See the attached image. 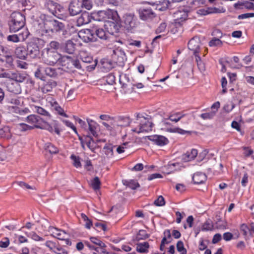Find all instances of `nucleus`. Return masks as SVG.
Segmentation results:
<instances>
[{
    "mask_svg": "<svg viewBox=\"0 0 254 254\" xmlns=\"http://www.w3.org/2000/svg\"><path fill=\"white\" fill-rule=\"evenodd\" d=\"M39 25L41 31L49 35H61L65 36L67 34L64 23L48 15H43L42 22Z\"/></svg>",
    "mask_w": 254,
    "mask_h": 254,
    "instance_id": "nucleus-1",
    "label": "nucleus"
},
{
    "mask_svg": "<svg viewBox=\"0 0 254 254\" xmlns=\"http://www.w3.org/2000/svg\"><path fill=\"white\" fill-rule=\"evenodd\" d=\"M25 24V16L19 12H13L10 15L8 22L9 29L10 32H16L23 29Z\"/></svg>",
    "mask_w": 254,
    "mask_h": 254,
    "instance_id": "nucleus-2",
    "label": "nucleus"
},
{
    "mask_svg": "<svg viewBox=\"0 0 254 254\" xmlns=\"http://www.w3.org/2000/svg\"><path fill=\"white\" fill-rule=\"evenodd\" d=\"M92 17L97 21H106L107 19H112L117 21L118 20V15L116 11L107 9L106 10H100L92 14Z\"/></svg>",
    "mask_w": 254,
    "mask_h": 254,
    "instance_id": "nucleus-3",
    "label": "nucleus"
},
{
    "mask_svg": "<svg viewBox=\"0 0 254 254\" xmlns=\"http://www.w3.org/2000/svg\"><path fill=\"white\" fill-rule=\"evenodd\" d=\"M44 56L45 62L49 65H54L61 59V55L56 50L47 49Z\"/></svg>",
    "mask_w": 254,
    "mask_h": 254,
    "instance_id": "nucleus-4",
    "label": "nucleus"
},
{
    "mask_svg": "<svg viewBox=\"0 0 254 254\" xmlns=\"http://www.w3.org/2000/svg\"><path fill=\"white\" fill-rule=\"evenodd\" d=\"M153 124L151 122L146 120V118L139 121V123L137 124V126L131 129L133 132L139 133L144 132H148L152 130Z\"/></svg>",
    "mask_w": 254,
    "mask_h": 254,
    "instance_id": "nucleus-5",
    "label": "nucleus"
},
{
    "mask_svg": "<svg viewBox=\"0 0 254 254\" xmlns=\"http://www.w3.org/2000/svg\"><path fill=\"white\" fill-rule=\"evenodd\" d=\"M79 37L84 42L88 43L95 42L97 40L94 30L89 29H84L80 30L78 33Z\"/></svg>",
    "mask_w": 254,
    "mask_h": 254,
    "instance_id": "nucleus-6",
    "label": "nucleus"
},
{
    "mask_svg": "<svg viewBox=\"0 0 254 254\" xmlns=\"http://www.w3.org/2000/svg\"><path fill=\"white\" fill-rule=\"evenodd\" d=\"M45 7L53 15H56L59 13L64 11L63 6L59 3L51 0H46L45 2Z\"/></svg>",
    "mask_w": 254,
    "mask_h": 254,
    "instance_id": "nucleus-7",
    "label": "nucleus"
},
{
    "mask_svg": "<svg viewBox=\"0 0 254 254\" xmlns=\"http://www.w3.org/2000/svg\"><path fill=\"white\" fill-rule=\"evenodd\" d=\"M26 49L28 57L34 59L40 54V48L36 41L29 43Z\"/></svg>",
    "mask_w": 254,
    "mask_h": 254,
    "instance_id": "nucleus-8",
    "label": "nucleus"
},
{
    "mask_svg": "<svg viewBox=\"0 0 254 254\" xmlns=\"http://www.w3.org/2000/svg\"><path fill=\"white\" fill-rule=\"evenodd\" d=\"M124 23L127 30L130 31L136 26V18L132 13H127L124 16Z\"/></svg>",
    "mask_w": 254,
    "mask_h": 254,
    "instance_id": "nucleus-9",
    "label": "nucleus"
},
{
    "mask_svg": "<svg viewBox=\"0 0 254 254\" xmlns=\"http://www.w3.org/2000/svg\"><path fill=\"white\" fill-rule=\"evenodd\" d=\"M112 58L118 64L122 65L126 59V56L124 51L118 47L113 50Z\"/></svg>",
    "mask_w": 254,
    "mask_h": 254,
    "instance_id": "nucleus-10",
    "label": "nucleus"
},
{
    "mask_svg": "<svg viewBox=\"0 0 254 254\" xmlns=\"http://www.w3.org/2000/svg\"><path fill=\"white\" fill-rule=\"evenodd\" d=\"M138 13L140 18L144 21L151 20L155 16V13L150 7L140 8Z\"/></svg>",
    "mask_w": 254,
    "mask_h": 254,
    "instance_id": "nucleus-11",
    "label": "nucleus"
},
{
    "mask_svg": "<svg viewBox=\"0 0 254 254\" xmlns=\"http://www.w3.org/2000/svg\"><path fill=\"white\" fill-rule=\"evenodd\" d=\"M200 45V41L197 37H193L188 43V48L193 52L194 56L198 55Z\"/></svg>",
    "mask_w": 254,
    "mask_h": 254,
    "instance_id": "nucleus-12",
    "label": "nucleus"
},
{
    "mask_svg": "<svg viewBox=\"0 0 254 254\" xmlns=\"http://www.w3.org/2000/svg\"><path fill=\"white\" fill-rule=\"evenodd\" d=\"M81 3L80 0H73L69 4L68 10L71 16H75L81 12Z\"/></svg>",
    "mask_w": 254,
    "mask_h": 254,
    "instance_id": "nucleus-13",
    "label": "nucleus"
},
{
    "mask_svg": "<svg viewBox=\"0 0 254 254\" xmlns=\"http://www.w3.org/2000/svg\"><path fill=\"white\" fill-rule=\"evenodd\" d=\"M27 32L26 30H24L20 32L18 34H13L8 36L7 40L8 41L16 43L24 41L27 38Z\"/></svg>",
    "mask_w": 254,
    "mask_h": 254,
    "instance_id": "nucleus-14",
    "label": "nucleus"
},
{
    "mask_svg": "<svg viewBox=\"0 0 254 254\" xmlns=\"http://www.w3.org/2000/svg\"><path fill=\"white\" fill-rule=\"evenodd\" d=\"M148 139L153 142L156 145L163 146L168 144V139L164 136L159 135H154L149 136Z\"/></svg>",
    "mask_w": 254,
    "mask_h": 254,
    "instance_id": "nucleus-15",
    "label": "nucleus"
},
{
    "mask_svg": "<svg viewBox=\"0 0 254 254\" xmlns=\"http://www.w3.org/2000/svg\"><path fill=\"white\" fill-rule=\"evenodd\" d=\"M188 10L184 7H181L180 9L176 11L174 14V17L176 18V20H178V22H183L186 20L188 16Z\"/></svg>",
    "mask_w": 254,
    "mask_h": 254,
    "instance_id": "nucleus-16",
    "label": "nucleus"
},
{
    "mask_svg": "<svg viewBox=\"0 0 254 254\" xmlns=\"http://www.w3.org/2000/svg\"><path fill=\"white\" fill-rule=\"evenodd\" d=\"M92 18V15H90L88 12L85 11L83 12L80 16L77 19V25L79 26L88 24L91 21Z\"/></svg>",
    "mask_w": 254,
    "mask_h": 254,
    "instance_id": "nucleus-17",
    "label": "nucleus"
},
{
    "mask_svg": "<svg viewBox=\"0 0 254 254\" xmlns=\"http://www.w3.org/2000/svg\"><path fill=\"white\" fill-rule=\"evenodd\" d=\"M198 154L197 150L192 149L190 151H188L182 156V160L184 162H187L194 160Z\"/></svg>",
    "mask_w": 254,
    "mask_h": 254,
    "instance_id": "nucleus-18",
    "label": "nucleus"
},
{
    "mask_svg": "<svg viewBox=\"0 0 254 254\" xmlns=\"http://www.w3.org/2000/svg\"><path fill=\"white\" fill-rule=\"evenodd\" d=\"M57 83L56 81L53 79L48 80L42 87V91L44 93H47L51 92L54 88L57 86Z\"/></svg>",
    "mask_w": 254,
    "mask_h": 254,
    "instance_id": "nucleus-19",
    "label": "nucleus"
},
{
    "mask_svg": "<svg viewBox=\"0 0 254 254\" xmlns=\"http://www.w3.org/2000/svg\"><path fill=\"white\" fill-rule=\"evenodd\" d=\"M235 8H246L249 9H254V3L246 0L239 1L234 4Z\"/></svg>",
    "mask_w": 254,
    "mask_h": 254,
    "instance_id": "nucleus-20",
    "label": "nucleus"
},
{
    "mask_svg": "<svg viewBox=\"0 0 254 254\" xmlns=\"http://www.w3.org/2000/svg\"><path fill=\"white\" fill-rule=\"evenodd\" d=\"M35 127L36 128H39L41 129H45L48 130L50 132H53L54 131L57 134H60L61 131L59 128L58 125L57 123L54 124L53 127L49 124H45L42 126L35 125Z\"/></svg>",
    "mask_w": 254,
    "mask_h": 254,
    "instance_id": "nucleus-21",
    "label": "nucleus"
},
{
    "mask_svg": "<svg viewBox=\"0 0 254 254\" xmlns=\"http://www.w3.org/2000/svg\"><path fill=\"white\" fill-rule=\"evenodd\" d=\"M45 73L50 77L57 78L59 74L61 73V69L60 68H54L51 67H45Z\"/></svg>",
    "mask_w": 254,
    "mask_h": 254,
    "instance_id": "nucleus-22",
    "label": "nucleus"
},
{
    "mask_svg": "<svg viewBox=\"0 0 254 254\" xmlns=\"http://www.w3.org/2000/svg\"><path fill=\"white\" fill-rule=\"evenodd\" d=\"M15 54L17 58L22 60H25L28 57L27 49L23 46L17 47L15 50Z\"/></svg>",
    "mask_w": 254,
    "mask_h": 254,
    "instance_id": "nucleus-23",
    "label": "nucleus"
},
{
    "mask_svg": "<svg viewBox=\"0 0 254 254\" xmlns=\"http://www.w3.org/2000/svg\"><path fill=\"white\" fill-rule=\"evenodd\" d=\"M192 180L194 184H202L206 180V176L204 173L197 172L193 175Z\"/></svg>",
    "mask_w": 254,
    "mask_h": 254,
    "instance_id": "nucleus-24",
    "label": "nucleus"
},
{
    "mask_svg": "<svg viewBox=\"0 0 254 254\" xmlns=\"http://www.w3.org/2000/svg\"><path fill=\"white\" fill-rule=\"evenodd\" d=\"M87 122L88 125V128L91 134L95 137L98 136V133L96 131V129L98 126L97 123L92 120L87 119Z\"/></svg>",
    "mask_w": 254,
    "mask_h": 254,
    "instance_id": "nucleus-25",
    "label": "nucleus"
},
{
    "mask_svg": "<svg viewBox=\"0 0 254 254\" xmlns=\"http://www.w3.org/2000/svg\"><path fill=\"white\" fill-rule=\"evenodd\" d=\"M76 45L72 40H67L64 46L65 51L69 54H73L76 49Z\"/></svg>",
    "mask_w": 254,
    "mask_h": 254,
    "instance_id": "nucleus-26",
    "label": "nucleus"
},
{
    "mask_svg": "<svg viewBox=\"0 0 254 254\" xmlns=\"http://www.w3.org/2000/svg\"><path fill=\"white\" fill-rule=\"evenodd\" d=\"M43 72H45V67L41 65H38L34 72L35 77L42 81H45L46 77Z\"/></svg>",
    "mask_w": 254,
    "mask_h": 254,
    "instance_id": "nucleus-27",
    "label": "nucleus"
},
{
    "mask_svg": "<svg viewBox=\"0 0 254 254\" xmlns=\"http://www.w3.org/2000/svg\"><path fill=\"white\" fill-rule=\"evenodd\" d=\"M50 230L54 234V236L57 237L59 240H64V237L66 233L64 231H61L60 230L55 227H50Z\"/></svg>",
    "mask_w": 254,
    "mask_h": 254,
    "instance_id": "nucleus-28",
    "label": "nucleus"
},
{
    "mask_svg": "<svg viewBox=\"0 0 254 254\" xmlns=\"http://www.w3.org/2000/svg\"><path fill=\"white\" fill-rule=\"evenodd\" d=\"M79 57L83 63H90L93 61L92 57L85 51H81L79 53Z\"/></svg>",
    "mask_w": 254,
    "mask_h": 254,
    "instance_id": "nucleus-29",
    "label": "nucleus"
},
{
    "mask_svg": "<svg viewBox=\"0 0 254 254\" xmlns=\"http://www.w3.org/2000/svg\"><path fill=\"white\" fill-rule=\"evenodd\" d=\"M115 146L111 144H106L103 148V152L107 158H110L113 156V148Z\"/></svg>",
    "mask_w": 254,
    "mask_h": 254,
    "instance_id": "nucleus-30",
    "label": "nucleus"
},
{
    "mask_svg": "<svg viewBox=\"0 0 254 254\" xmlns=\"http://www.w3.org/2000/svg\"><path fill=\"white\" fill-rule=\"evenodd\" d=\"M107 29H109L110 27V31L109 32L113 34L115 32H117L119 30V26L114 22L108 21L105 25Z\"/></svg>",
    "mask_w": 254,
    "mask_h": 254,
    "instance_id": "nucleus-31",
    "label": "nucleus"
},
{
    "mask_svg": "<svg viewBox=\"0 0 254 254\" xmlns=\"http://www.w3.org/2000/svg\"><path fill=\"white\" fill-rule=\"evenodd\" d=\"M31 107L33 110L35 111L38 114L49 118L50 117L49 112L44 108L35 105H32Z\"/></svg>",
    "mask_w": 254,
    "mask_h": 254,
    "instance_id": "nucleus-32",
    "label": "nucleus"
},
{
    "mask_svg": "<svg viewBox=\"0 0 254 254\" xmlns=\"http://www.w3.org/2000/svg\"><path fill=\"white\" fill-rule=\"evenodd\" d=\"M149 247V245L147 242L138 243L136 245V251L141 253H147Z\"/></svg>",
    "mask_w": 254,
    "mask_h": 254,
    "instance_id": "nucleus-33",
    "label": "nucleus"
},
{
    "mask_svg": "<svg viewBox=\"0 0 254 254\" xmlns=\"http://www.w3.org/2000/svg\"><path fill=\"white\" fill-rule=\"evenodd\" d=\"M118 126L121 127H127L131 123V120L128 117H119L118 118Z\"/></svg>",
    "mask_w": 254,
    "mask_h": 254,
    "instance_id": "nucleus-34",
    "label": "nucleus"
},
{
    "mask_svg": "<svg viewBox=\"0 0 254 254\" xmlns=\"http://www.w3.org/2000/svg\"><path fill=\"white\" fill-rule=\"evenodd\" d=\"M195 58V62L197 64L199 70L202 73L204 72L206 70L205 63L201 60V58L199 55H196Z\"/></svg>",
    "mask_w": 254,
    "mask_h": 254,
    "instance_id": "nucleus-35",
    "label": "nucleus"
},
{
    "mask_svg": "<svg viewBox=\"0 0 254 254\" xmlns=\"http://www.w3.org/2000/svg\"><path fill=\"white\" fill-rule=\"evenodd\" d=\"M51 105L52 109L57 111L59 115L66 118L68 117V116L64 113L63 109L59 106L57 102H54Z\"/></svg>",
    "mask_w": 254,
    "mask_h": 254,
    "instance_id": "nucleus-36",
    "label": "nucleus"
},
{
    "mask_svg": "<svg viewBox=\"0 0 254 254\" xmlns=\"http://www.w3.org/2000/svg\"><path fill=\"white\" fill-rule=\"evenodd\" d=\"M102 81L105 84L113 85L115 83V76L113 73H109L107 76L103 77Z\"/></svg>",
    "mask_w": 254,
    "mask_h": 254,
    "instance_id": "nucleus-37",
    "label": "nucleus"
},
{
    "mask_svg": "<svg viewBox=\"0 0 254 254\" xmlns=\"http://www.w3.org/2000/svg\"><path fill=\"white\" fill-rule=\"evenodd\" d=\"M44 148L51 154H56L59 152L58 148L49 142L45 144Z\"/></svg>",
    "mask_w": 254,
    "mask_h": 254,
    "instance_id": "nucleus-38",
    "label": "nucleus"
},
{
    "mask_svg": "<svg viewBox=\"0 0 254 254\" xmlns=\"http://www.w3.org/2000/svg\"><path fill=\"white\" fill-rule=\"evenodd\" d=\"M123 184L126 185L132 190H135L139 187V184L134 180H123Z\"/></svg>",
    "mask_w": 254,
    "mask_h": 254,
    "instance_id": "nucleus-39",
    "label": "nucleus"
},
{
    "mask_svg": "<svg viewBox=\"0 0 254 254\" xmlns=\"http://www.w3.org/2000/svg\"><path fill=\"white\" fill-rule=\"evenodd\" d=\"M85 142L88 147L93 152H94V142L91 136H90L89 135H87L86 136H85Z\"/></svg>",
    "mask_w": 254,
    "mask_h": 254,
    "instance_id": "nucleus-40",
    "label": "nucleus"
},
{
    "mask_svg": "<svg viewBox=\"0 0 254 254\" xmlns=\"http://www.w3.org/2000/svg\"><path fill=\"white\" fill-rule=\"evenodd\" d=\"M85 142L88 147L93 152H94V142L91 136H90L89 135H87L86 136H85Z\"/></svg>",
    "mask_w": 254,
    "mask_h": 254,
    "instance_id": "nucleus-41",
    "label": "nucleus"
},
{
    "mask_svg": "<svg viewBox=\"0 0 254 254\" xmlns=\"http://www.w3.org/2000/svg\"><path fill=\"white\" fill-rule=\"evenodd\" d=\"M96 37H98L101 39H106L107 35L106 32L102 28L96 29L94 30Z\"/></svg>",
    "mask_w": 254,
    "mask_h": 254,
    "instance_id": "nucleus-42",
    "label": "nucleus"
},
{
    "mask_svg": "<svg viewBox=\"0 0 254 254\" xmlns=\"http://www.w3.org/2000/svg\"><path fill=\"white\" fill-rule=\"evenodd\" d=\"M11 78L17 82H22L26 79V76L24 74L20 73H12Z\"/></svg>",
    "mask_w": 254,
    "mask_h": 254,
    "instance_id": "nucleus-43",
    "label": "nucleus"
},
{
    "mask_svg": "<svg viewBox=\"0 0 254 254\" xmlns=\"http://www.w3.org/2000/svg\"><path fill=\"white\" fill-rule=\"evenodd\" d=\"M91 185L92 188L95 190H99L100 188L101 182L98 177H95L91 182Z\"/></svg>",
    "mask_w": 254,
    "mask_h": 254,
    "instance_id": "nucleus-44",
    "label": "nucleus"
},
{
    "mask_svg": "<svg viewBox=\"0 0 254 254\" xmlns=\"http://www.w3.org/2000/svg\"><path fill=\"white\" fill-rule=\"evenodd\" d=\"M120 82L122 84V88L125 94H128L131 93L133 91V88L131 85L122 83L121 80Z\"/></svg>",
    "mask_w": 254,
    "mask_h": 254,
    "instance_id": "nucleus-45",
    "label": "nucleus"
},
{
    "mask_svg": "<svg viewBox=\"0 0 254 254\" xmlns=\"http://www.w3.org/2000/svg\"><path fill=\"white\" fill-rule=\"evenodd\" d=\"M223 42L219 38L214 37L212 38L209 42V46L210 47L221 46Z\"/></svg>",
    "mask_w": 254,
    "mask_h": 254,
    "instance_id": "nucleus-46",
    "label": "nucleus"
},
{
    "mask_svg": "<svg viewBox=\"0 0 254 254\" xmlns=\"http://www.w3.org/2000/svg\"><path fill=\"white\" fill-rule=\"evenodd\" d=\"M10 51L6 47L0 45V61H3L4 58L8 54Z\"/></svg>",
    "mask_w": 254,
    "mask_h": 254,
    "instance_id": "nucleus-47",
    "label": "nucleus"
},
{
    "mask_svg": "<svg viewBox=\"0 0 254 254\" xmlns=\"http://www.w3.org/2000/svg\"><path fill=\"white\" fill-rule=\"evenodd\" d=\"M35 125L34 126H29L27 124L24 123H21L18 125V128L22 131H25L28 130H31L34 128L36 127H35Z\"/></svg>",
    "mask_w": 254,
    "mask_h": 254,
    "instance_id": "nucleus-48",
    "label": "nucleus"
},
{
    "mask_svg": "<svg viewBox=\"0 0 254 254\" xmlns=\"http://www.w3.org/2000/svg\"><path fill=\"white\" fill-rule=\"evenodd\" d=\"M81 218L85 222V226L87 229H90L92 226V222L91 220L89 219L88 217L84 214H81Z\"/></svg>",
    "mask_w": 254,
    "mask_h": 254,
    "instance_id": "nucleus-49",
    "label": "nucleus"
},
{
    "mask_svg": "<svg viewBox=\"0 0 254 254\" xmlns=\"http://www.w3.org/2000/svg\"><path fill=\"white\" fill-rule=\"evenodd\" d=\"M215 114L216 111H213L209 113L201 114L200 117L203 120H210L215 116Z\"/></svg>",
    "mask_w": 254,
    "mask_h": 254,
    "instance_id": "nucleus-50",
    "label": "nucleus"
},
{
    "mask_svg": "<svg viewBox=\"0 0 254 254\" xmlns=\"http://www.w3.org/2000/svg\"><path fill=\"white\" fill-rule=\"evenodd\" d=\"M176 247L177 251L181 253V254H187V250L184 248V243L182 241H178Z\"/></svg>",
    "mask_w": 254,
    "mask_h": 254,
    "instance_id": "nucleus-51",
    "label": "nucleus"
},
{
    "mask_svg": "<svg viewBox=\"0 0 254 254\" xmlns=\"http://www.w3.org/2000/svg\"><path fill=\"white\" fill-rule=\"evenodd\" d=\"M90 240L93 244L100 246L101 248H104L106 247L104 243L96 237H91L90 238Z\"/></svg>",
    "mask_w": 254,
    "mask_h": 254,
    "instance_id": "nucleus-52",
    "label": "nucleus"
},
{
    "mask_svg": "<svg viewBox=\"0 0 254 254\" xmlns=\"http://www.w3.org/2000/svg\"><path fill=\"white\" fill-rule=\"evenodd\" d=\"M154 204L157 206H162L165 204L164 197L162 195L158 196L157 199L154 200Z\"/></svg>",
    "mask_w": 254,
    "mask_h": 254,
    "instance_id": "nucleus-53",
    "label": "nucleus"
},
{
    "mask_svg": "<svg viewBox=\"0 0 254 254\" xmlns=\"http://www.w3.org/2000/svg\"><path fill=\"white\" fill-rule=\"evenodd\" d=\"M3 61H1L2 62H6L9 65H11L13 63V59L11 55V53L10 52L8 54H7L5 57L4 58V59H2Z\"/></svg>",
    "mask_w": 254,
    "mask_h": 254,
    "instance_id": "nucleus-54",
    "label": "nucleus"
},
{
    "mask_svg": "<svg viewBox=\"0 0 254 254\" xmlns=\"http://www.w3.org/2000/svg\"><path fill=\"white\" fill-rule=\"evenodd\" d=\"M183 117V115H181L179 113H177L175 114L170 116L168 119L172 122L176 123L180 121Z\"/></svg>",
    "mask_w": 254,
    "mask_h": 254,
    "instance_id": "nucleus-55",
    "label": "nucleus"
},
{
    "mask_svg": "<svg viewBox=\"0 0 254 254\" xmlns=\"http://www.w3.org/2000/svg\"><path fill=\"white\" fill-rule=\"evenodd\" d=\"M69 60V63L73 65L75 68L77 69H80L81 68V66L80 65V62L78 60H73L71 59L69 57H67Z\"/></svg>",
    "mask_w": 254,
    "mask_h": 254,
    "instance_id": "nucleus-56",
    "label": "nucleus"
},
{
    "mask_svg": "<svg viewBox=\"0 0 254 254\" xmlns=\"http://www.w3.org/2000/svg\"><path fill=\"white\" fill-rule=\"evenodd\" d=\"M71 159L73 161V165L76 168L80 167L81 166V163L79 157H77L74 155H71L70 157Z\"/></svg>",
    "mask_w": 254,
    "mask_h": 254,
    "instance_id": "nucleus-57",
    "label": "nucleus"
},
{
    "mask_svg": "<svg viewBox=\"0 0 254 254\" xmlns=\"http://www.w3.org/2000/svg\"><path fill=\"white\" fill-rule=\"evenodd\" d=\"M38 118L36 115H31L27 117V121L29 123L36 124L38 122Z\"/></svg>",
    "mask_w": 254,
    "mask_h": 254,
    "instance_id": "nucleus-58",
    "label": "nucleus"
},
{
    "mask_svg": "<svg viewBox=\"0 0 254 254\" xmlns=\"http://www.w3.org/2000/svg\"><path fill=\"white\" fill-rule=\"evenodd\" d=\"M213 225L210 221H207L202 226V230L203 231L211 230Z\"/></svg>",
    "mask_w": 254,
    "mask_h": 254,
    "instance_id": "nucleus-59",
    "label": "nucleus"
},
{
    "mask_svg": "<svg viewBox=\"0 0 254 254\" xmlns=\"http://www.w3.org/2000/svg\"><path fill=\"white\" fill-rule=\"evenodd\" d=\"M147 237V234L145 233V231L143 230H140L137 234L136 239L139 240L141 239H144Z\"/></svg>",
    "mask_w": 254,
    "mask_h": 254,
    "instance_id": "nucleus-60",
    "label": "nucleus"
},
{
    "mask_svg": "<svg viewBox=\"0 0 254 254\" xmlns=\"http://www.w3.org/2000/svg\"><path fill=\"white\" fill-rule=\"evenodd\" d=\"M28 236L30 237L32 239L35 241H43L44 239L42 237L39 236L36 233L34 232H30Z\"/></svg>",
    "mask_w": 254,
    "mask_h": 254,
    "instance_id": "nucleus-61",
    "label": "nucleus"
},
{
    "mask_svg": "<svg viewBox=\"0 0 254 254\" xmlns=\"http://www.w3.org/2000/svg\"><path fill=\"white\" fill-rule=\"evenodd\" d=\"M49 46L50 48L48 49L56 50L60 47V43L58 42L53 41L50 42Z\"/></svg>",
    "mask_w": 254,
    "mask_h": 254,
    "instance_id": "nucleus-62",
    "label": "nucleus"
},
{
    "mask_svg": "<svg viewBox=\"0 0 254 254\" xmlns=\"http://www.w3.org/2000/svg\"><path fill=\"white\" fill-rule=\"evenodd\" d=\"M9 244L8 238L5 237L3 239V241H0V247L2 248H7Z\"/></svg>",
    "mask_w": 254,
    "mask_h": 254,
    "instance_id": "nucleus-63",
    "label": "nucleus"
},
{
    "mask_svg": "<svg viewBox=\"0 0 254 254\" xmlns=\"http://www.w3.org/2000/svg\"><path fill=\"white\" fill-rule=\"evenodd\" d=\"M167 24L165 23H162L156 30V33H160L165 31Z\"/></svg>",
    "mask_w": 254,
    "mask_h": 254,
    "instance_id": "nucleus-64",
    "label": "nucleus"
}]
</instances>
